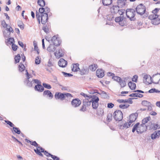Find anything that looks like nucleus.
I'll use <instances>...</instances> for the list:
<instances>
[{
  "label": "nucleus",
  "instance_id": "f257e3e1",
  "mask_svg": "<svg viewBox=\"0 0 160 160\" xmlns=\"http://www.w3.org/2000/svg\"><path fill=\"white\" fill-rule=\"evenodd\" d=\"M137 13L141 16H143V18H145L148 15V12L146 11V8L145 6L142 4L141 3L137 6L136 8Z\"/></svg>",
  "mask_w": 160,
  "mask_h": 160
},
{
  "label": "nucleus",
  "instance_id": "f03ea898",
  "mask_svg": "<svg viewBox=\"0 0 160 160\" xmlns=\"http://www.w3.org/2000/svg\"><path fill=\"white\" fill-rule=\"evenodd\" d=\"M36 17L37 18L39 24H40V18H41V22L42 24H45L47 22L48 19V14L47 13H43V14L39 15L37 11L36 12Z\"/></svg>",
  "mask_w": 160,
  "mask_h": 160
},
{
  "label": "nucleus",
  "instance_id": "7ed1b4c3",
  "mask_svg": "<svg viewBox=\"0 0 160 160\" xmlns=\"http://www.w3.org/2000/svg\"><path fill=\"white\" fill-rule=\"evenodd\" d=\"M72 97L71 94L68 93H63L57 92L55 95V97L56 99H60L62 100L66 99V98L68 99V98Z\"/></svg>",
  "mask_w": 160,
  "mask_h": 160
},
{
  "label": "nucleus",
  "instance_id": "20e7f679",
  "mask_svg": "<svg viewBox=\"0 0 160 160\" xmlns=\"http://www.w3.org/2000/svg\"><path fill=\"white\" fill-rule=\"evenodd\" d=\"M126 15L128 18H129L131 21L134 20L135 18H134L136 14V12L134 9L132 8H128L126 10Z\"/></svg>",
  "mask_w": 160,
  "mask_h": 160
},
{
  "label": "nucleus",
  "instance_id": "39448f33",
  "mask_svg": "<svg viewBox=\"0 0 160 160\" xmlns=\"http://www.w3.org/2000/svg\"><path fill=\"white\" fill-rule=\"evenodd\" d=\"M114 118L116 121H121L123 118L122 112L119 110H117L113 113Z\"/></svg>",
  "mask_w": 160,
  "mask_h": 160
},
{
  "label": "nucleus",
  "instance_id": "423d86ee",
  "mask_svg": "<svg viewBox=\"0 0 160 160\" xmlns=\"http://www.w3.org/2000/svg\"><path fill=\"white\" fill-rule=\"evenodd\" d=\"M148 125H143L142 124L138 126L137 132L138 133H142L144 132L147 129H148Z\"/></svg>",
  "mask_w": 160,
  "mask_h": 160
},
{
  "label": "nucleus",
  "instance_id": "0eeeda50",
  "mask_svg": "<svg viewBox=\"0 0 160 160\" xmlns=\"http://www.w3.org/2000/svg\"><path fill=\"white\" fill-rule=\"evenodd\" d=\"M160 80V74L157 73L153 75L152 77V83L158 84Z\"/></svg>",
  "mask_w": 160,
  "mask_h": 160
},
{
  "label": "nucleus",
  "instance_id": "6e6552de",
  "mask_svg": "<svg viewBox=\"0 0 160 160\" xmlns=\"http://www.w3.org/2000/svg\"><path fill=\"white\" fill-rule=\"evenodd\" d=\"M148 129L154 130L160 128V125L157 123L153 124L151 122L149 121V125L148 126Z\"/></svg>",
  "mask_w": 160,
  "mask_h": 160
},
{
  "label": "nucleus",
  "instance_id": "1a4fd4ad",
  "mask_svg": "<svg viewBox=\"0 0 160 160\" xmlns=\"http://www.w3.org/2000/svg\"><path fill=\"white\" fill-rule=\"evenodd\" d=\"M151 80H152V77L150 75L146 74L144 76L143 79V82L146 84H151Z\"/></svg>",
  "mask_w": 160,
  "mask_h": 160
},
{
  "label": "nucleus",
  "instance_id": "9d476101",
  "mask_svg": "<svg viewBox=\"0 0 160 160\" xmlns=\"http://www.w3.org/2000/svg\"><path fill=\"white\" fill-rule=\"evenodd\" d=\"M52 41L53 42V45L55 46H59L61 43V41L59 40V38L56 37L55 36H54L52 37Z\"/></svg>",
  "mask_w": 160,
  "mask_h": 160
},
{
  "label": "nucleus",
  "instance_id": "9b49d317",
  "mask_svg": "<svg viewBox=\"0 0 160 160\" xmlns=\"http://www.w3.org/2000/svg\"><path fill=\"white\" fill-rule=\"evenodd\" d=\"M81 101L78 98L73 99L71 102L72 105L74 107L79 106L81 104Z\"/></svg>",
  "mask_w": 160,
  "mask_h": 160
},
{
  "label": "nucleus",
  "instance_id": "f8f14e48",
  "mask_svg": "<svg viewBox=\"0 0 160 160\" xmlns=\"http://www.w3.org/2000/svg\"><path fill=\"white\" fill-rule=\"evenodd\" d=\"M68 62L67 61L63 58H60L58 62V65L60 67L64 68L67 66Z\"/></svg>",
  "mask_w": 160,
  "mask_h": 160
},
{
  "label": "nucleus",
  "instance_id": "ddd939ff",
  "mask_svg": "<svg viewBox=\"0 0 160 160\" xmlns=\"http://www.w3.org/2000/svg\"><path fill=\"white\" fill-rule=\"evenodd\" d=\"M9 27L8 31V33H6V31H3V34L5 38H8L10 36V34L11 32H13L14 31L12 28L10 26H8Z\"/></svg>",
  "mask_w": 160,
  "mask_h": 160
},
{
  "label": "nucleus",
  "instance_id": "4468645a",
  "mask_svg": "<svg viewBox=\"0 0 160 160\" xmlns=\"http://www.w3.org/2000/svg\"><path fill=\"white\" fill-rule=\"evenodd\" d=\"M54 55L58 58H59L61 57H62L64 55L63 50L61 48L59 49L58 53L57 52H54Z\"/></svg>",
  "mask_w": 160,
  "mask_h": 160
},
{
  "label": "nucleus",
  "instance_id": "2eb2a0df",
  "mask_svg": "<svg viewBox=\"0 0 160 160\" xmlns=\"http://www.w3.org/2000/svg\"><path fill=\"white\" fill-rule=\"evenodd\" d=\"M160 136V130H157L151 135V138L152 139L158 138Z\"/></svg>",
  "mask_w": 160,
  "mask_h": 160
},
{
  "label": "nucleus",
  "instance_id": "dca6fc26",
  "mask_svg": "<svg viewBox=\"0 0 160 160\" xmlns=\"http://www.w3.org/2000/svg\"><path fill=\"white\" fill-rule=\"evenodd\" d=\"M138 114L137 113L132 114H131L129 116V121L131 123H132L133 122L135 121L137 117Z\"/></svg>",
  "mask_w": 160,
  "mask_h": 160
},
{
  "label": "nucleus",
  "instance_id": "f3484780",
  "mask_svg": "<svg viewBox=\"0 0 160 160\" xmlns=\"http://www.w3.org/2000/svg\"><path fill=\"white\" fill-rule=\"evenodd\" d=\"M80 73L81 75L87 74L89 72V69L86 67H83L82 68L80 69Z\"/></svg>",
  "mask_w": 160,
  "mask_h": 160
},
{
  "label": "nucleus",
  "instance_id": "a211bd4d",
  "mask_svg": "<svg viewBox=\"0 0 160 160\" xmlns=\"http://www.w3.org/2000/svg\"><path fill=\"white\" fill-rule=\"evenodd\" d=\"M104 71L102 69H98L96 72V75L99 78H102L104 76Z\"/></svg>",
  "mask_w": 160,
  "mask_h": 160
},
{
  "label": "nucleus",
  "instance_id": "6ab92c4d",
  "mask_svg": "<svg viewBox=\"0 0 160 160\" xmlns=\"http://www.w3.org/2000/svg\"><path fill=\"white\" fill-rule=\"evenodd\" d=\"M34 89L39 92H42L44 90V88L41 84L35 85L34 87Z\"/></svg>",
  "mask_w": 160,
  "mask_h": 160
},
{
  "label": "nucleus",
  "instance_id": "aec40b11",
  "mask_svg": "<svg viewBox=\"0 0 160 160\" xmlns=\"http://www.w3.org/2000/svg\"><path fill=\"white\" fill-rule=\"evenodd\" d=\"M26 71L27 72L26 73V75H27V85L28 87H31L32 86L33 81H32L31 82H30L29 81V79L30 78V77H29V76H30V75H29V74L28 73V71L27 70H26Z\"/></svg>",
  "mask_w": 160,
  "mask_h": 160
},
{
  "label": "nucleus",
  "instance_id": "412c9836",
  "mask_svg": "<svg viewBox=\"0 0 160 160\" xmlns=\"http://www.w3.org/2000/svg\"><path fill=\"white\" fill-rule=\"evenodd\" d=\"M131 124V123H130V122L129 121L128 122L124 123L123 125H120L119 126V128L120 129L127 128L130 126Z\"/></svg>",
  "mask_w": 160,
  "mask_h": 160
},
{
  "label": "nucleus",
  "instance_id": "4be33fe9",
  "mask_svg": "<svg viewBox=\"0 0 160 160\" xmlns=\"http://www.w3.org/2000/svg\"><path fill=\"white\" fill-rule=\"evenodd\" d=\"M43 95H47L50 99L52 98L53 96L51 92L48 90H45L44 91Z\"/></svg>",
  "mask_w": 160,
  "mask_h": 160
},
{
  "label": "nucleus",
  "instance_id": "5701e85b",
  "mask_svg": "<svg viewBox=\"0 0 160 160\" xmlns=\"http://www.w3.org/2000/svg\"><path fill=\"white\" fill-rule=\"evenodd\" d=\"M119 9L118 6H114L111 8V10L112 13H116L118 12Z\"/></svg>",
  "mask_w": 160,
  "mask_h": 160
},
{
  "label": "nucleus",
  "instance_id": "b1692460",
  "mask_svg": "<svg viewBox=\"0 0 160 160\" xmlns=\"http://www.w3.org/2000/svg\"><path fill=\"white\" fill-rule=\"evenodd\" d=\"M150 119L151 118L150 117L144 118L142 121V124L143 125H149L148 122L150 121Z\"/></svg>",
  "mask_w": 160,
  "mask_h": 160
},
{
  "label": "nucleus",
  "instance_id": "393cba45",
  "mask_svg": "<svg viewBox=\"0 0 160 160\" xmlns=\"http://www.w3.org/2000/svg\"><path fill=\"white\" fill-rule=\"evenodd\" d=\"M79 64L78 63H75L73 64V67L72 69L73 72H77L78 70H80V68L79 67Z\"/></svg>",
  "mask_w": 160,
  "mask_h": 160
},
{
  "label": "nucleus",
  "instance_id": "a878e982",
  "mask_svg": "<svg viewBox=\"0 0 160 160\" xmlns=\"http://www.w3.org/2000/svg\"><path fill=\"white\" fill-rule=\"evenodd\" d=\"M83 105L85 107H87L90 106L91 104V102L88 99H85L83 100Z\"/></svg>",
  "mask_w": 160,
  "mask_h": 160
},
{
  "label": "nucleus",
  "instance_id": "bb28decb",
  "mask_svg": "<svg viewBox=\"0 0 160 160\" xmlns=\"http://www.w3.org/2000/svg\"><path fill=\"white\" fill-rule=\"evenodd\" d=\"M56 49V48L54 45L50 44L47 48V50L49 52H53Z\"/></svg>",
  "mask_w": 160,
  "mask_h": 160
},
{
  "label": "nucleus",
  "instance_id": "cd10ccee",
  "mask_svg": "<svg viewBox=\"0 0 160 160\" xmlns=\"http://www.w3.org/2000/svg\"><path fill=\"white\" fill-rule=\"evenodd\" d=\"M11 130L12 133H14V132L17 133L18 134H19L21 133V131L19 130L18 128L13 127L12 128H11Z\"/></svg>",
  "mask_w": 160,
  "mask_h": 160
},
{
  "label": "nucleus",
  "instance_id": "c85d7f7f",
  "mask_svg": "<svg viewBox=\"0 0 160 160\" xmlns=\"http://www.w3.org/2000/svg\"><path fill=\"white\" fill-rule=\"evenodd\" d=\"M128 86L132 90H135L136 87V84L132 82L131 81L129 82L128 84Z\"/></svg>",
  "mask_w": 160,
  "mask_h": 160
},
{
  "label": "nucleus",
  "instance_id": "c756f323",
  "mask_svg": "<svg viewBox=\"0 0 160 160\" xmlns=\"http://www.w3.org/2000/svg\"><path fill=\"white\" fill-rule=\"evenodd\" d=\"M112 2V0H102V3L104 6H108Z\"/></svg>",
  "mask_w": 160,
  "mask_h": 160
},
{
  "label": "nucleus",
  "instance_id": "7c9ffc66",
  "mask_svg": "<svg viewBox=\"0 0 160 160\" xmlns=\"http://www.w3.org/2000/svg\"><path fill=\"white\" fill-rule=\"evenodd\" d=\"M98 68V66L97 64H94L91 65L89 66V69L92 71H94Z\"/></svg>",
  "mask_w": 160,
  "mask_h": 160
},
{
  "label": "nucleus",
  "instance_id": "2f4dec72",
  "mask_svg": "<svg viewBox=\"0 0 160 160\" xmlns=\"http://www.w3.org/2000/svg\"><path fill=\"white\" fill-rule=\"evenodd\" d=\"M129 96L130 97H137L139 98H142L143 97L142 94L139 93H133L129 95Z\"/></svg>",
  "mask_w": 160,
  "mask_h": 160
},
{
  "label": "nucleus",
  "instance_id": "473e14b6",
  "mask_svg": "<svg viewBox=\"0 0 160 160\" xmlns=\"http://www.w3.org/2000/svg\"><path fill=\"white\" fill-rule=\"evenodd\" d=\"M92 98L91 100H90L91 103L92 102H98L99 100V98L98 97L96 96H94L93 97H90Z\"/></svg>",
  "mask_w": 160,
  "mask_h": 160
},
{
  "label": "nucleus",
  "instance_id": "72a5a7b5",
  "mask_svg": "<svg viewBox=\"0 0 160 160\" xmlns=\"http://www.w3.org/2000/svg\"><path fill=\"white\" fill-rule=\"evenodd\" d=\"M152 23L153 25H158L160 23V19L158 17L156 18L155 20L152 21Z\"/></svg>",
  "mask_w": 160,
  "mask_h": 160
},
{
  "label": "nucleus",
  "instance_id": "f704fd0d",
  "mask_svg": "<svg viewBox=\"0 0 160 160\" xmlns=\"http://www.w3.org/2000/svg\"><path fill=\"white\" fill-rule=\"evenodd\" d=\"M158 16L157 15L153 13L149 16L148 18L152 20V21L153 20H155L156 18L158 17Z\"/></svg>",
  "mask_w": 160,
  "mask_h": 160
},
{
  "label": "nucleus",
  "instance_id": "c9c22d12",
  "mask_svg": "<svg viewBox=\"0 0 160 160\" xmlns=\"http://www.w3.org/2000/svg\"><path fill=\"white\" fill-rule=\"evenodd\" d=\"M7 45H8L9 44H11L14 43V40L12 38H10L7 39Z\"/></svg>",
  "mask_w": 160,
  "mask_h": 160
},
{
  "label": "nucleus",
  "instance_id": "e433bc0d",
  "mask_svg": "<svg viewBox=\"0 0 160 160\" xmlns=\"http://www.w3.org/2000/svg\"><path fill=\"white\" fill-rule=\"evenodd\" d=\"M38 3L39 5L42 7L44 6L45 2L44 0H38Z\"/></svg>",
  "mask_w": 160,
  "mask_h": 160
},
{
  "label": "nucleus",
  "instance_id": "4c0bfd02",
  "mask_svg": "<svg viewBox=\"0 0 160 160\" xmlns=\"http://www.w3.org/2000/svg\"><path fill=\"white\" fill-rule=\"evenodd\" d=\"M123 19H124V17H123V16H120L119 17H116L115 18V20L116 22H122V21L123 20Z\"/></svg>",
  "mask_w": 160,
  "mask_h": 160
},
{
  "label": "nucleus",
  "instance_id": "58836bf2",
  "mask_svg": "<svg viewBox=\"0 0 160 160\" xmlns=\"http://www.w3.org/2000/svg\"><path fill=\"white\" fill-rule=\"evenodd\" d=\"M18 68H19V71L22 72L24 70L25 67L24 65L22 63H20L19 65L18 66Z\"/></svg>",
  "mask_w": 160,
  "mask_h": 160
},
{
  "label": "nucleus",
  "instance_id": "ea45409f",
  "mask_svg": "<svg viewBox=\"0 0 160 160\" xmlns=\"http://www.w3.org/2000/svg\"><path fill=\"white\" fill-rule=\"evenodd\" d=\"M127 0H118V5H120L121 4L122 6H124L125 5V2Z\"/></svg>",
  "mask_w": 160,
  "mask_h": 160
},
{
  "label": "nucleus",
  "instance_id": "a19ab883",
  "mask_svg": "<svg viewBox=\"0 0 160 160\" xmlns=\"http://www.w3.org/2000/svg\"><path fill=\"white\" fill-rule=\"evenodd\" d=\"M142 104L143 106H146L147 107L149 105H151V104L150 102L146 100L143 101L142 102Z\"/></svg>",
  "mask_w": 160,
  "mask_h": 160
},
{
  "label": "nucleus",
  "instance_id": "79ce46f5",
  "mask_svg": "<svg viewBox=\"0 0 160 160\" xmlns=\"http://www.w3.org/2000/svg\"><path fill=\"white\" fill-rule=\"evenodd\" d=\"M49 26H47V25L46 26H44L42 27V30L45 32L46 33H47L49 32Z\"/></svg>",
  "mask_w": 160,
  "mask_h": 160
},
{
  "label": "nucleus",
  "instance_id": "37998d69",
  "mask_svg": "<svg viewBox=\"0 0 160 160\" xmlns=\"http://www.w3.org/2000/svg\"><path fill=\"white\" fill-rule=\"evenodd\" d=\"M92 103L93 108L95 110L97 109L98 106V102Z\"/></svg>",
  "mask_w": 160,
  "mask_h": 160
},
{
  "label": "nucleus",
  "instance_id": "c03bdc74",
  "mask_svg": "<svg viewBox=\"0 0 160 160\" xmlns=\"http://www.w3.org/2000/svg\"><path fill=\"white\" fill-rule=\"evenodd\" d=\"M18 26L21 29H23L24 28V24L21 21H19L18 22Z\"/></svg>",
  "mask_w": 160,
  "mask_h": 160
},
{
  "label": "nucleus",
  "instance_id": "a18cd8bd",
  "mask_svg": "<svg viewBox=\"0 0 160 160\" xmlns=\"http://www.w3.org/2000/svg\"><path fill=\"white\" fill-rule=\"evenodd\" d=\"M21 58L19 54H18V55L16 56L15 58H14L15 60V63H17L19 62V60Z\"/></svg>",
  "mask_w": 160,
  "mask_h": 160
},
{
  "label": "nucleus",
  "instance_id": "49530a36",
  "mask_svg": "<svg viewBox=\"0 0 160 160\" xmlns=\"http://www.w3.org/2000/svg\"><path fill=\"white\" fill-rule=\"evenodd\" d=\"M41 62V58L39 56L37 57L35 60V64H39Z\"/></svg>",
  "mask_w": 160,
  "mask_h": 160
},
{
  "label": "nucleus",
  "instance_id": "de8ad7c7",
  "mask_svg": "<svg viewBox=\"0 0 160 160\" xmlns=\"http://www.w3.org/2000/svg\"><path fill=\"white\" fill-rule=\"evenodd\" d=\"M112 115L111 113L108 114L107 116V121L108 122H110L112 119Z\"/></svg>",
  "mask_w": 160,
  "mask_h": 160
},
{
  "label": "nucleus",
  "instance_id": "09e8293b",
  "mask_svg": "<svg viewBox=\"0 0 160 160\" xmlns=\"http://www.w3.org/2000/svg\"><path fill=\"white\" fill-rule=\"evenodd\" d=\"M139 125V122H138L134 126L132 130V132H134L136 130L137 131L138 126Z\"/></svg>",
  "mask_w": 160,
  "mask_h": 160
},
{
  "label": "nucleus",
  "instance_id": "8fccbe9b",
  "mask_svg": "<svg viewBox=\"0 0 160 160\" xmlns=\"http://www.w3.org/2000/svg\"><path fill=\"white\" fill-rule=\"evenodd\" d=\"M122 88L124 87L126 85L125 81L121 79V81L119 82Z\"/></svg>",
  "mask_w": 160,
  "mask_h": 160
},
{
  "label": "nucleus",
  "instance_id": "3c124183",
  "mask_svg": "<svg viewBox=\"0 0 160 160\" xmlns=\"http://www.w3.org/2000/svg\"><path fill=\"white\" fill-rule=\"evenodd\" d=\"M129 106V105L128 104H120L119 106V107L120 108H121L122 109L126 108L128 107Z\"/></svg>",
  "mask_w": 160,
  "mask_h": 160
},
{
  "label": "nucleus",
  "instance_id": "603ef678",
  "mask_svg": "<svg viewBox=\"0 0 160 160\" xmlns=\"http://www.w3.org/2000/svg\"><path fill=\"white\" fill-rule=\"evenodd\" d=\"M42 85L44 88L45 87L47 89H50L52 88L50 84L43 83Z\"/></svg>",
  "mask_w": 160,
  "mask_h": 160
},
{
  "label": "nucleus",
  "instance_id": "864d4df0",
  "mask_svg": "<svg viewBox=\"0 0 160 160\" xmlns=\"http://www.w3.org/2000/svg\"><path fill=\"white\" fill-rule=\"evenodd\" d=\"M112 78L115 81H116L119 82L120 81H121L122 79L121 78L117 76L112 77Z\"/></svg>",
  "mask_w": 160,
  "mask_h": 160
},
{
  "label": "nucleus",
  "instance_id": "5fc2aeb1",
  "mask_svg": "<svg viewBox=\"0 0 160 160\" xmlns=\"http://www.w3.org/2000/svg\"><path fill=\"white\" fill-rule=\"evenodd\" d=\"M136 98H129L128 100L125 99V102H128L130 104H132V100L135 99Z\"/></svg>",
  "mask_w": 160,
  "mask_h": 160
},
{
  "label": "nucleus",
  "instance_id": "6e6d98bb",
  "mask_svg": "<svg viewBox=\"0 0 160 160\" xmlns=\"http://www.w3.org/2000/svg\"><path fill=\"white\" fill-rule=\"evenodd\" d=\"M62 73L65 77H70L73 76V75L70 73H67L63 72H62Z\"/></svg>",
  "mask_w": 160,
  "mask_h": 160
},
{
  "label": "nucleus",
  "instance_id": "4d7b16f0",
  "mask_svg": "<svg viewBox=\"0 0 160 160\" xmlns=\"http://www.w3.org/2000/svg\"><path fill=\"white\" fill-rule=\"evenodd\" d=\"M5 122L8 124L11 127H14V125L11 122L8 120H5Z\"/></svg>",
  "mask_w": 160,
  "mask_h": 160
},
{
  "label": "nucleus",
  "instance_id": "13d9d810",
  "mask_svg": "<svg viewBox=\"0 0 160 160\" xmlns=\"http://www.w3.org/2000/svg\"><path fill=\"white\" fill-rule=\"evenodd\" d=\"M42 151V153H43V154L47 157L51 156H51L52 155L51 154L47 152V151Z\"/></svg>",
  "mask_w": 160,
  "mask_h": 160
},
{
  "label": "nucleus",
  "instance_id": "bf43d9fd",
  "mask_svg": "<svg viewBox=\"0 0 160 160\" xmlns=\"http://www.w3.org/2000/svg\"><path fill=\"white\" fill-rule=\"evenodd\" d=\"M26 140L28 141L32 145L34 146L35 147H36V146H37L38 145V144L35 141L32 142L27 139H26Z\"/></svg>",
  "mask_w": 160,
  "mask_h": 160
},
{
  "label": "nucleus",
  "instance_id": "052dcab7",
  "mask_svg": "<svg viewBox=\"0 0 160 160\" xmlns=\"http://www.w3.org/2000/svg\"><path fill=\"white\" fill-rule=\"evenodd\" d=\"M1 24L3 27L4 28L6 27H8V24L6 23L4 20H3L2 21Z\"/></svg>",
  "mask_w": 160,
  "mask_h": 160
},
{
  "label": "nucleus",
  "instance_id": "680f3d73",
  "mask_svg": "<svg viewBox=\"0 0 160 160\" xmlns=\"http://www.w3.org/2000/svg\"><path fill=\"white\" fill-rule=\"evenodd\" d=\"M34 151L37 154L42 157H43V154L42 153V152L41 151Z\"/></svg>",
  "mask_w": 160,
  "mask_h": 160
},
{
  "label": "nucleus",
  "instance_id": "e2e57ef3",
  "mask_svg": "<svg viewBox=\"0 0 160 160\" xmlns=\"http://www.w3.org/2000/svg\"><path fill=\"white\" fill-rule=\"evenodd\" d=\"M138 76L137 75L133 76V78H132V81L133 82H137V81Z\"/></svg>",
  "mask_w": 160,
  "mask_h": 160
},
{
  "label": "nucleus",
  "instance_id": "0e129e2a",
  "mask_svg": "<svg viewBox=\"0 0 160 160\" xmlns=\"http://www.w3.org/2000/svg\"><path fill=\"white\" fill-rule=\"evenodd\" d=\"M32 81H33V83H35L37 84V85L41 84V82L38 79H34L32 80Z\"/></svg>",
  "mask_w": 160,
  "mask_h": 160
},
{
  "label": "nucleus",
  "instance_id": "69168bd1",
  "mask_svg": "<svg viewBox=\"0 0 160 160\" xmlns=\"http://www.w3.org/2000/svg\"><path fill=\"white\" fill-rule=\"evenodd\" d=\"M45 11V8L42 7L40 8L39 9V12L40 13L41 15L44 13Z\"/></svg>",
  "mask_w": 160,
  "mask_h": 160
},
{
  "label": "nucleus",
  "instance_id": "338daca9",
  "mask_svg": "<svg viewBox=\"0 0 160 160\" xmlns=\"http://www.w3.org/2000/svg\"><path fill=\"white\" fill-rule=\"evenodd\" d=\"M12 49L14 51H16L17 49L18 46L15 44H14V43L12 44Z\"/></svg>",
  "mask_w": 160,
  "mask_h": 160
},
{
  "label": "nucleus",
  "instance_id": "774afa93",
  "mask_svg": "<svg viewBox=\"0 0 160 160\" xmlns=\"http://www.w3.org/2000/svg\"><path fill=\"white\" fill-rule=\"evenodd\" d=\"M114 106V105L112 103H110L108 104L107 107L109 108H112Z\"/></svg>",
  "mask_w": 160,
  "mask_h": 160
}]
</instances>
